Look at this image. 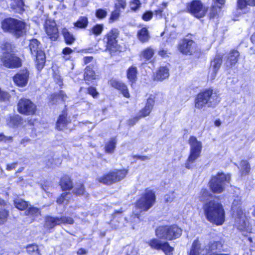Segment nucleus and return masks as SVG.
Wrapping results in <instances>:
<instances>
[{
  "mask_svg": "<svg viewBox=\"0 0 255 255\" xmlns=\"http://www.w3.org/2000/svg\"><path fill=\"white\" fill-rule=\"evenodd\" d=\"M182 233V229L176 224L159 225L155 229L156 238L150 239L147 244L152 250L161 251L165 255H173L174 248L168 241L180 238Z\"/></svg>",
  "mask_w": 255,
  "mask_h": 255,
  "instance_id": "f257e3e1",
  "label": "nucleus"
},
{
  "mask_svg": "<svg viewBox=\"0 0 255 255\" xmlns=\"http://www.w3.org/2000/svg\"><path fill=\"white\" fill-rule=\"evenodd\" d=\"M221 101L219 91L210 87L201 90L196 94L194 99V105L197 110H201L205 107L214 108Z\"/></svg>",
  "mask_w": 255,
  "mask_h": 255,
  "instance_id": "f03ea898",
  "label": "nucleus"
},
{
  "mask_svg": "<svg viewBox=\"0 0 255 255\" xmlns=\"http://www.w3.org/2000/svg\"><path fill=\"white\" fill-rule=\"evenodd\" d=\"M202 209L206 219L210 223L221 226L225 223L226 213L221 202L209 200L203 205Z\"/></svg>",
  "mask_w": 255,
  "mask_h": 255,
  "instance_id": "7ed1b4c3",
  "label": "nucleus"
},
{
  "mask_svg": "<svg viewBox=\"0 0 255 255\" xmlns=\"http://www.w3.org/2000/svg\"><path fill=\"white\" fill-rule=\"evenodd\" d=\"M1 55L0 62L3 66L8 69H17L22 65L20 57L17 54L14 44L9 41H4L0 45Z\"/></svg>",
  "mask_w": 255,
  "mask_h": 255,
  "instance_id": "20e7f679",
  "label": "nucleus"
},
{
  "mask_svg": "<svg viewBox=\"0 0 255 255\" xmlns=\"http://www.w3.org/2000/svg\"><path fill=\"white\" fill-rule=\"evenodd\" d=\"M156 202L155 192L149 188L144 189L139 198L135 201L134 207L136 209L140 211L138 213L132 214L133 218L140 219L141 212H146L151 208Z\"/></svg>",
  "mask_w": 255,
  "mask_h": 255,
  "instance_id": "39448f33",
  "label": "nucleus"
},
{
  "mask_svg": "<svg viewBox=\"0 0 255 255\" xmlns=\"http://www.w3.org/2000/svg\"><path fill=\"white\" fill-rule=\"evenodd\" d=\"M26 23L24 20L6 17L1 21V28L4 32L12 34L16 38H20L25 34Z\"/></svg>",
  "mask_w": 255,
  "mask_h": 255,
  "instance_id": "423d86ee",
  "label": "nucleus"
},
{
  "mask_svg": "<svg viewBox=\"0 0 255 255\" xmlns=\"http://www.w3.org/2000/svg\"><path fill=\"white\" fill-rule=\"evenodd\" d=\"M120 31L116 27L111 28L104 35L102 41L105 51L113 55L121 52L122 46L119 43Z\"/></svg>",
  "mask_w": 255,
  "mask_h": 255,
  "instance_id": "0eeeda50",
  "label": "nucleus"
},
{
  "mask_svg": "<svg viewBox=\"0 0 255 255\" xmlns=\"http://www.w3.org/2000/svg\"><path fill=\"white\" fill-rule=\"evenodd\" d=\"M29 52L33 57L35 67L38 72H40L46 64V54L42 49L40 41L36 38L29 40L28 44Z\"/></svg>",
  "mask_w": 255,
  "mask_h": 255,
  "instance_id": "6e6552de",
  "label": "nucleus"
},
{
  "mask_svg": "<svg viewBox=\"0 0 255 255\" xmlns=\"http://www.w3.org/2000/svg\"><path fill=\"white\" fill-rule=\"evenodd\" d=\"M128 173V169L125 168L111 170L97 178L96 181L104 185L111 186L124 180Z\"/></svg>",
  "mask_w": 255,
  "mask_h": 255,
  "instance_id": "1a4fd4ad",
  "label": "nucleus"
},
{
  "mask_svg": "<svg viewBox=\"0 0 255 255\" xmlns=\"http://www.w3.org/2000/svg\"><path fill=\"white\" fill-rule=\"evenodd\" d=\"M190 145L189 155L185 161V167L188 169H191L195 166L196 160L200 157L202 149L201 141L198 140L195 136H190L188 139Z\"/></svg>",
  "mask_w": 255,
  "mask_h": 255,
  "instance_id": "9d476101",
  "label": "nucleus"
},
{
  "mask_svg": "<svg viewBox=\"0 0 255 255\" xmlns=\"http://www.w3.org/2000/svg\"><path fill=\"white\" fill-rule=\"evenodd\" d=\"M230 181V176L222 172H218L216 175L211 177L208 186L212 193L219 194L225 191L226 186Z\"/></svg>",
  "mask_w": 255,
  "mask_h": 255,
  "instance_id": "9b49d317",
  "label": "nucleus"
},
{
  "mask_svg": "<svg viewBox=\"0 0 255 255\" xmlns=\"http://www.w3.org/2000/svg\"><path fill=\"white\" fill-rule=\"evenodd\" d=\"M185 10L195 18L200 19L206 16L208 8L201 0H191L186 3Z\"/></svg>",
  "mask_w": 255,
  "mask_h": 255,
  "instance_id": "f8f14e48",
  "label": "nucleus"
},
{
  "mask_svg": "<svg viewBox=\"0 0 255 255\" xmlns=\"http://www.w3.org/2000/svg\"><path fill=\"white\" fill-rule=\"evenodd\" d=\"M177 48L182 54L191 56L197 51L198 46L193 39L183 38L178 42Z\"/></svg>",
  "mask_w": 255,
  "mask_h": 255,
  "instance_id": "ddd939ff",
  "label": "nucleus"
},
{
  "mask_svg": "<svg viewBox=\"0 0 255 255\" xmlns=\"http://www.w3.org/2000/svg\"><path fill=\"white\" fill-rule=\"evenodd\" d=\"M17 106V111L22 115L32 116L36 113V105L29 99L25 98L20 99L18 101Z\"/></svg>",
  "mask_w": 255,
  "mask_h": 255,
  "instance_id": "4468645a",
  "label": "nucleus"
},
{
  "mask_svg": "<svg viewBox=\"0 0 255 255\" xmlns=\"http://www.w3.org/2000/svg\"><path fill=\"white\" fill-rule=\"evenodd\" d=\"M74 223L73 218L69 216L53 217L48 216L45 219V224L50 229H53L57 226L63 225H72Z\"/></svg>",
  "mask_w": 255,
  "mask_h": 255,
  "instance_id": "2eb2a0df",
  "label": "nucleus"
},
{
  "mask_svg": "<svg viewBox=\"0 0 255 255\" xmlns=\"http://www.w3.org/2000/svg\"><path fill=\"white\" fill-rule=\"evenodd\" d=\"M99 73L97 67L93 64L87 65L83 73V80L87 85H90L100 79Z\"/></svg>",
  "mask_w": 255,
  "mask_h": 255,
  "instance_id": "dca6fc26",
  "label": "nucleus"
},
{
  "mask_svg": "<svg viewBox=\"0 0 255 255\" xmlns=\"http://www.w3.org/2000/svg\"><path fill=\"white\" fill-rule=\"evenodd\" d=\"M29 77V71L27 68H23L13 75L12 80L15 85L22 88L27 85Z\"/></svg>",
  "mask_w": 255,
  "mask_h": 255,
  "instance_id": "f3484780",
  "label": "nucleus"
},
{
  "mask_svg": "<svg viewBox=\"0 0 255 255\" xmlns=\"http://www.w3.org/2000/svg\"><path fill=\"white\" fill-rule=\"evenodd\" d=\"M109 84L111 87L118 91L123 97L129 98L130 94L128 85L125 82L115 78H111L109 81Z\"/></svg>",
  "mask_w": 255,
  "mask_h": 255,
  "instance_id": "a211bd4d",
  "label": "nucleus"
},
{
  "mask_svg": "<svg viewBox=\"0 0 255 255\" xmlns=\"http://www.w3.org/2000/svg\"><path fill=\"white\" fill-rule=\"evenodd\" d=\"M109 84L111 87L118 91L123 97L129 98L130 94L128 85L125 82L115 78H111L109 81Z\"/></svg>",
  "mask_w": 255,
  "mask_h": 255,
  "instance_id": "6ab92c4d",
  "label": "nucleus"
},
{
  "mask_svg": "<svg viewBox=\"0 0 255 255\" xmlns=\"http://www.w3.org/2000/svg\"><path fill=\"white\" fill-rule=\"evenodd\" d=\"M44 28L48 37L51 41L57 40L59 37L58 27L54 21L48 20L44 25Z\"/></svg>",
  "mask_w": 255,
  "mask_h": 255,
  "instance_id": "aec40b11",
  "label": "nucleus"
},
{
  "mask_svg": "<svg viewBox=\"0 0 255 255\" xmlns=\"http://www.w3.org/2000/svg\"><path fill=\"white\" fill-rule=\"evenodd\" d=\"M224 241L220 240L209 242L205 248V253L203 255H231L230 254L213 253L216 250H221L224 247Z\"/></svg>",
  "mask_w": 255,
  "mask_h": 255,
  "instance_id": "412c9836",
  "label": "nucleus"
},
{
  "mask_svg": "<svg viewBox=\"0 0 255 255\" xmlns=\"http://www.w3.org/2000/svg\"><path fill=\"white\" fill-rule=\"evenodd\" d=\"M155 95L150 94L146 99L144 106L139 112V115L141 118L150 114L155 105Z\"/></svg>",
  "mask_w": 255,
  "mask_h": 255,
  "instance_id": "4be33fe9",
  "label": "nucleus"
},
{
  "mask_svg": "<svg viewBox=\"0 0 255 255\" xmlns=\"http://www.w3.org/2000/svg\"><path fill=\"white\" fill-rule=\"evenodd\" d=\"M169 76V70L166 66H159L153 73L152 79L155 82H162Z\"/></svg>",
  "mask_w": 255,
  "mask_h": 255,
  "instance_id": "5701e85b",
  "label": "nucleus"
},
{
  "mask_svg": "<svg viewBox=\"0 0 255 255\" xmlns=\"http://www.w3.org/2000/svg\"><path fill=\"white\" fill-rule=\"evenodd\" d=\"M223 56L222 54L217 53L211 61L210 67L213 68V72L211 75L212 79H214L220 68L223 62Z\"/></svg>",
  "mask_w": 255,
  "mask_h": 255,
  "instance_id": "b1692460",
  "label": "nucleus"
},
{
  "mask_svg": "<svg viewBox=\"0 0 255 255\" xmlns=\"http://www.w3.org/2000/svg\"><path fill=\"white\" fill-rule=\"evenodd\" d=\"M138 70L134 65H131L126 70V77L130 85L132 87L137 81Z\"/></svg>",
  "mask_w": 255,
  "mask_h": 255,
  "instance_id": "393cba45",
  "label": "nucleus"
},
{
  "mask_svg": "<svg viewBox=\"0 0 255 255\" xmlns=\"http://www.w3.org/2000/svg\"><path fill=\"white\" fill-rule=\"evenodd\" d=\"M117 139L116 136L110 138L104 142L103 150L105 154H112L116 149Z\"/></svg>",
  "mask_w": 255,
  "mask_h": 255,
  "instance_id": "a878e982",
  "label": "nucleus"
},
{
  "mask_svg": "<svg viewBox=\"0 0 255 255\" xmlns=\"http://www.w3.org/2000/svg\"><path fill=\"white\" fill-rule=\"evenodd\" d=\"M59 185L63 191H70L74 187L73 181L71 177L65 174L59 179Z\"/></svg>",
  "mask_w": 255,
  "mask_h": 255,
  "instance_id": "bb28decb",
  "label": "nucleus"
},
{
  "mask_svg": "<svg viewBox=\"0 0 255 255\" xmlns=\"http://www.w3.org/2000/svg\"><path fill=\"white\" fill-rule=\"evenodd\" d=\"M22 118L17 114H9L5 120L7 126L10 128H16L22 124Z\"/></svg>",
  "mask_w": 255,
  "mask_h": 255,
  "instance_id": "cd10ccee",
  "label": "nucleus"
},
{
  "mask_svg": "<svg viewBox=\"0 0 255 255\" xmlns=\"http://www.w3.org/2000/svg\"><path fill=\"white\" fill-rule=\"evenodd\" d=\"M6 206V202L4 200L0 199V225L6 223L9 217V211L8 209L5 208Z\"/></svg>",
  "mask_w": 255,
  "mask_h": 255,
  "instance_id": "c85d7f7f",
  "label": "nucleus"
},
{
  "mask_svg": "<svg viewBox=\"0 0 255 255\" xmlns=\"http://www.w3.org/2000/svg\"><path fill=\"white\" fill-rule=\"evenodd\" d=\"M243 201L241 197L237 196L233 201L231 205V210L233 213L239 217H241L243 214L242 209Z\"/></svg>",
  "mask_w": 255,
  "mask_h": 255,
  "instance_id": "c756f323",
  "label": "nucleus"
},
{
  "mask_svg": "<svg viewBox=\"0 0 255 255\" xmlns=\"http://www.w3.org/2000/svg\"><path fill=\"white\" fill-rule=\"evenodd\" d=\"M67 98L68 97L65 92L60 90L58 93H54L49 95L48 98V103L51 105H53L57 103L58 99H60L62 102H65V99Z\"/></svg>",
  "mask_w": 255,
  "mask_h": 255,
  "instance_id": "7c9ffc66",
  "label": "nucleus"
},
{
  "mask_svg": "<svg viewBox=\"0 0 255 255\" xmlns=\"http://www.w3.org/2000/svg\"><path fill=\"white\" fill-rule=\"evenodd\" d=\"M136 36L141 43H147L150 39V35L148 28L146 26H144L138 30Z\"/></svg>",
  "mask_w": 255,
  "mask_h": 255,
  "instance_id": "2f4dec72",
  "label": "nucleus"
},
{
  "mask_svg": "<svg viewBox=\"0 0 255 255\" xmlns=\"http://www.w3.org/2000/svg\"><path fill=\"white\" fill-rule=\"evenodd\" d=\"M71 122L66 111H63L57 118L56 122V128L66 127Z\"/></svg>",
  "mask_w": 255,
  "mask_h": 255,
  "instance_id": "473e14b6",
  "label": "nucleus"
},
{
  "mask_svg": "<svg viewBox=\"0 0 255 255\" xmlns=\"http://www.w3.org/2000/svg\"><path fill=\"white\" fill-rule=\"evenodd\" d=\"M240 53L235 49H231L227 59V62L229 63L230 67L232 68L238 62L240 59Z\"/></svg>",
  "mask_w": 255,
  "mask_h": 255,
  "instance_id": "72a5a7b5",
  "label": "nucleus"
},
{
  "mask_svg": "<svg viewBox=\"0 0 255 255\" xmlns=\"http://www.w3.org/2000/svg\"><path fill=\"white\" fill-rule=\"evenodd\" d=\"M10 8L15 13L22 14L25 11L24 2L23 0H11Z\"/></svg>",
  "mask_w": 255,
  "mask_h": 255,
  "instance_id": "f704fd0d",
  "label": "nucleus"
},
{
  "mask_svg": "<svg viewBox=\"0 0 255 255\" xmlns=\"http://www.w3.org/2000/svg\"><path fill=\"white\" fill-rule=\"evenodd\" d=\"M222 6L217 5L213 4L209 8L208 14V18L209 20H214L219 17L220 13L221 11Z\"/></svg>",
  "mask_w": 255,
  "mask_h": 255,
  "instance_id": "c9c22d12",
  "label": "nucleus"
},
{
  "mask_svg": "<svg viewBox=\"0 0 255 255\" xmlns=\"http://www.w3.org/2000/svg\"><path fill=\"white\" fill-rule=\"evenodd\" d=\"M41 209L33 206H29L24 211V215L26 216L32 218V220H35L41 215Z\"/></svg>",
  "mask_w": 255,
  "mask_h": 255,
  "instance_id": "e433bc0d",
  "label": "nucleus"
},
{
  "mask_svg": "<svg viewBox=\"0 0 255 255\" xmlns=\"http://www.w3.org/2000/svg\"><path fill=\"white\" fill-rule=\"evenodd\" d=\"M104 29V25L103 23H97L94 24L89 30V35L99 36L101 35Z\"/></svg>",
  "mask_w": 255,
  "mask_h": 255,
  "instance_id": "4c0bfd02",
  "label": "nucleus"
},
{
  "mask_svg": "<svg viewBox=\"0 0 255 255\" xmlns=\"http://www.w3.org/2000/svg\"><path fill=\"white\" fill-rule=\"evenodd\" d=\"M241 169L240 170L241 176H247L249 175L251 170V167L249 162L247 160L243 159L240 162Z\"/></svg>",
  "mask_w": 255,
  "mask_h": 255,
  "instance_id": "58836bf2",
  "label": "nucleus"
},
{
  "mask_svg": "<svg viewBox=\"0 0 255 255\" xmlns=\"http://www.w3.org/2000/svg\"><path fill=\"white\" fill-rule=\"evenodd\" d=\"M89 24L88 18L86 16H81L74 23V26L79 29H86Z\"/></svg>",
  "mask_w": 255,
  "mask_h": 255,
  "instance_id": "ea45409f",
  "label": "nucleus"
},
{
  "mask_svg": "<svg viewBox=\"0 0 255 255\" xmlns=\"http://www.w3.org/2000/svg\"><path fill=\"white\" fill-rule=\"evenodd\" d=\"M14 207L20 211H25L29 205V202L22 199H15L13 200Z\"/></svg>",
  "mask_w": 255,
  "mask_h": 255,
  "instance_id": "a19ab883",
  "label": "nucleus"
},
{
  "mask_svg": "<svg viewBox=\"0 0 255 255\" xmlns=\"http://www.w3.org/2000/svg\"><path fill=\"white\" fill-rule=\"evenodd\" d=\"M62 34L63 36L65 42L68 45H71L75 41V38L73 34L68 31L66 28L62 30Z\"/></svg>",
  "mask_w": 255,
  "mask_h": 255,
  "instance_id": "79ce46f5",
  "label": "nucleus"
},
{
  "mask_svg": "<svg viewBox=\"0 0 255 255\" xmlns=\"http://www.w3.org/2000/svg\"><path fill=\"white\" fill-rule=\"evenodd\" d=\"M154 55V50L151 46H148L143 49L140 53L141 57L147 60L151 59Z\"/></svg>",
  "mask_w": 255,
  "mask_h": 255,
  "instance_id": "37998d69",
  "label": "nucleus"
},
{
  "mask_svg": "<svg viewBox=\"0 0 255 255\" xmlns=\"http://www.w3.org/2000/svg\"><path fill=\"white\" fill-rule=\"evenodd\" d=\"M249 5L250 6H255V0H237V8L242 10Z\"/></svg>",
  "mask_w": 255,
  "mask_h": 255,
  "instance_id": "c03bdc74",
  "label": "nucleus"
},
{
  "mask_svg": "<svg viewBox=\"0 0 255 255\" xmlns=\"http://www.w3.org/2000/svg\"><path fill=\"white\" fill-rule=\"evenodd\" d=\"M27 253L29 255L34 254L37 255H41L38 246L35 243L28 244L25 247Z\"/></svg>",
  "mask_w": 255,
  "mask_h": 255,
  "instance_id": "a18cd8bd",
  "label": "nucleus"
},
{
  "mask_svg": "<svg viewBox=\"0 0 255 255\" xmlns=\"http://www.w3.org/2000/svg\"><path fill=\"white\" fill-rule=\"evenodd\" d=\"M69 194V192L65 191L61 193L56 199V202L57 204L59 205H61L64 204L65 205L68 204L69 200L67 198V196Z\"/></svg>",
  "mask_w": 255,
  "mask_h": 255,
  "instance_id": "49530a36",
  "label": "nucleus"
},
{
  "mask_svg": "<svg viewBox=\"0 0 255 255\" xmlns=\"http://www.w3.org/2000/svg\"><path fill=\"white\" fill-rule=\"evenodd\" d=\"M212 193H211L207 188H202L200 192L199 197L201 201H204L212 197Z\"/></svg>",
  "mask_w": 255,
  "mask_h": 255,
  "instance_id": "de8ad7c7",
  "label": "nucleus"
},
{
  "mask_svg": "<svg viewBox=\"0 0 255 255\" xmlns=\"http://www.w3.org/2000/svg\"><path fill=\"white\" fill-rule=\"evenodd\" d=\"M86 94L90 95L94 99H97L99 96V93L97 88L93 86H89L86 88Z\"/></svg>",
  "mask_w": 255,
  "mask_h": 255,
  "instance_id": "09e8293b",
  "label": "nucleus"
},
{
  "mask_svg": "<svg viewBox=\"0 0 255 255\" xmlns=\"http://www.w3.org/2000/svg\"><path fill=\"white\" fill-rule=\"evenodd\" d=\"M73 192V194L77 196L83 195L85 192V188L84 183H81L77 185L74 188Z\"/></svg>",
  "mask_w": 255,
  "mask_h": 255,
  "instance_id": "8fccbe9b",
  "label": "nucleus"
},
{
  "mask_svg": "<svg viewBox=\"0 0 255 255\" xmlns=\"http://www.w3.org/2000/svg\"><path fill=\"white\" fill-rule=\"evenodd\" d=\"M121 12L119 10L114 8L111 13L109 18V22L112 23L118 20L120 16Z\"/></svg>",
  "mask_w": 255,
  "mask_h": 255,
  "instance_id": "3c124183",
  "label": "nucleus"
},
{
  "mask_svg": "<svg viewBox=\"0 0 255 255\" xmlns=\"http://www.w3.org/2000/svg\"><path fill=\"white\" fill-rule=\"evenodd\" d=\"M95 14L98 19H103L107 17L108 12L106 9L100 8L96 9Z\"/></svg>",
  "mask_w": 255,
  "mask_h": 255,
  "instance_id": "603ef678",
  "label": "nucleus"
},
{
  "mask_svg": "<svg viewBox=\"0 0 255 255\" xmlns=\"http://www.w3.org/2000/svg\"><path fill=\"white\" fill-rule=\"evenodd\" d=\"M201 249V244L198 238L194 240L192 243L190 252L193 253H199Z\"/></svg>",
  "mask_w": 255,
  "mask_h": 255,
  "instance_id": "864d4df0",
  "label": "nucleus"
},
{
  "mask_svg": "<svg viewBox=\"0 0 255 255\" xmlns=\"http://www.w3.org/2000/svg\"><path fill=\"white\" fill-rule=\"evenodd\" d=\"M127 6V2L126 0H117L115 4L114 8L117 10H119L121 12V10H124Z\"/></svg>",
  "mask_w": 255,
  "mask_h": 255,
  "instance_id": "5fc2aeb1",
  "label": "nucleus"
},
{
  "mask_svg": "<svg viewBox=\"0 0 255 255\" xmlns=\"http://www.w3.org/2000/svg\"><path fill=\"white\" fill-rule=\"evenodd\" d=\"M162 5L163 7H159L154 11V14L159 18H161L164 16V9L167 6V3L162 2Z\"/></svg>",
  "mask_w": 255,
  "mask_h": 255,
  "instance_id": "6e6d98bb",
  "label": "nucleus"
},
{
  "mask_svg": "<svg viewBox=\"0 0 255 255\" xmlns=\"http://www.w3.org/2000/svg\"><path fill=\"white\" fill-rule=\"evenodd\" d=\"M140 0H131L129 2L130 8L131 10L136 11L141 6Z\"/></svg>",
  "mask_w": 255,
  "mask_h": 255,
  "instance_id": "4d7b16f0",
  "label": "nucleus"
},
{
  "mask_svg": "<svg viewBox=\"0 0 255 255\" xmlns=\"http://www.w3.org/2000/svg\"><path fill=\"white\" fill-rule=\"evenodd\" d=\"M73 52V50L69 47H66L64 48L62 51V53L64 55V56H63V58L65 61L70 60V56H67V55L71 54Z\"/></svg>",
  "mask_w": 255,
  "mask_h": 255,
  "instance_id": "13d9d810",
  "label": "nucleus"
},
{
  "mask_svg": "<svg viewBox=\"0 0 255 255\" xmlns=\"http://www.w3.org/2000/svg\"><path fill=\"white\" fill-rule=\"evenodd\" d=\"M175 198L174 191H171L164 196V202L166 203H171Z\"/></svg>",
  "mask_w": 255,
  "mask_h": 255,
  "instance_id": "bf43d9fd",
  "label": "nucleus"
},
{
  "mask_svg": "<svg viewBox=\"0 0 255 255\" xmlns=\"http://www.w3.org/2000/svg\"><path fill=\"white\" fill-rule=\"evenodd\" d=\"M10 98L9 94L7 92L2 90L0 88V102L9 101Z\"/></svg>",
  "mask_w": 255,
  "mask_h": 255,
  "instance_id": "052dcab7",
  "label": "nucleus"
},
{
  "mask_svg": "<svg viewBox=\"0 0 255 255\" xmlns=\"http://www.w3.org/2000/svg\"><path fill=\"white\" fill-rule=\"evenodd\" d=\"M153 15V12L150 10L145 11L142 15L141 18L144 21H148L150 20Z\"/></svg>",
  "mask_w": 255,
  "mask_h": 255,
  "instance_id": "680f3d73",
  "label": "nucleus"
},
{
  "mask_svg": "<svg viewBox=\"0 0 255 255\" xmlns=\"http://www.w3.org/2000/svg\"><path fill=\"white\" fill-rule=\"evenodd\" d=\"M140 118H141L139 116V115L133 117L127 121V124L129 126H133L138 122Z\"/></svg>",
  "mask_w": 255,
  "mask_h": 255,
  "instance_id": "e2e57ef3",
  "label": "nucleus"
},
{
  "mask_svg": "<svg viewBox=\"0 0 255 255\" xmlns=\"http://www.w3.org/2000/svg\"><path fill=\"white\" fill-rule=\"evenodd\" d=\"M13 140V137L11 136H6L3 133H0V142L3 141L4 142H12Z\"/></svg>",
  "mask_w": 255,
  "mask_h": 255,
  "instance_id": "0e129e2a",
  "label": "nucleus"
},
{
  "mask_svg": "<svg viewBox=\"0 0 255 255\" xmlns=\"http://www.w3.org/2000/svg\"><path fill=\"white\" fill-rule=\"evenodd\" d=\"M94 58L92 56H85L83 58V63L84 65L88 64V63L92 62Z\"/></svg>",
  "mask_w": 255,
  "mask_h": 255,
  "instance_id": "69168bd1",
  "label": "nucleus"
},
{
  "mask_svg": "<svg viewBox=\"0 0 255 255\" xmlns=\"http://www.w3.org/2000/svg\"><path fill=\"white\" fill-rule=\"evenodd\" d=\"M17 162H15L10 164H7L6 165V169L8 171L11 170L15 168Z\"/></svg>",
  "mask_w": 255,
  "mask_h": 255,
  "instance_id": "338daca9",
  "label": "nucleus"
},
{
  "mask_svg": "<svg viewBox=\"0 0 255 255\" xmlns=\"http://www.w3.org/2000/svg\"><path fill=\"white\" fill-rule=\"evenodd\" d=\"M158 54L161 57H163V58L166 57L168 56L167 51L166 50H165L163 49H160L158 52Z\"/></svg>",
  "mask_w": 255,
  "mask_h": 255,
  "instance_id": "774afa93",
  "label": "nucleus"
}]
</instances>
